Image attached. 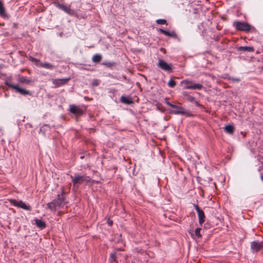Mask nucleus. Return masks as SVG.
<instances>
[{"instance_id": "f257e3e1", "label": "nucleus", "mask_w": 263, "mask_h": 263, "mask_svg": "<svg viewBox=\"0 0 263 263\" xmlns=\"http://www.w3.org/2000/svg\"><path fill=\"white\" fill-rule=\"evenodd\" d=\"M62 194H64V189H62ZM64 200V198L63 195L61 196L59 195L57 198L53 200V201L48 203L47 204L48 208L52 211H56L57 209L61 208L63 201Z\"/></svg>"}, {"instance_id": "f03ea898", "label": "nucleus", "mask_w": 263, "mask_h": 263, "mask_svg": "<svg viewBox=\"0 0 263 263\" xmlns=\"http://www.w3.org/2000/svg\"><path fill=\"white\" fill-rule=\"evenodd\" d=\"M71 177L72 178V182L74 185L82 183H86L90 180L89 177L85 176H81L79 174H76L73 177L71 176Z\"/></svg>"}, {"instance_id": "7ed1b4c3", "label": "nucleus", "mask_w": 263, "mask_h": 263, "mask_svg": "<svg viewBox=\"0 0 263 263\" xmlns=\"http://www.w3.org/2000/svg\"><path fill=\"white\" fill-rule=\"evenodd\" d=\"M181 84L184 86L185 89H201L202 85L200 84L194 83L192 81L188 80H184L181 82Z\"/></svg>"}, {"instance_id": "20e7f679", "label": "nucleus", "mask_w": 263, "mask_h": 263, "mask_svg": "<svg viewBox=\"0 0 263 263\" xmlns=\"http://www.w3.org/2000/svg\"><path fill=\"white\" fill-rule=\"evenodd\" d=\"M5 84L7 86H8V87L12 88L13 89L15 90L16 92H19L20 93H21L22 95H31V93L30 92V91L19 87L18 85L12 84L8 81H6L5 82Z\"/></svg>"}, {"instance_id": "39448f33", "label": "nucleus", "mask_w": 263, "mask_h": 263, "mask_svg": "<svg viewBox=\"0 0 263 263\" xmlns=\"http://www.w3.org/2000/svg\"><path fill=\"white\" fill-rule=\"evenodd\" d=\"M8 201L13 205L18 208H22L27 211H30L31 210V207L29 205H27L23 201H17L15 199H10Z\"/></svg>"}, {"instance_id": "423d86ee", "label": "nucleus", "mask_w": 263, "mask_h": 263, "mask_svg": "<svg viewBox=\"0 0 263 263\" xmlns=\"http://www.w3.org/2000/svg\"><path fill=\"white\" fill-rule=\"evenodd\" d=\"M234 25L236 28L240 31H249L251 29V26L245 22H235Z\"/></svg>"}, {"instance_id": "0eeeda50", "label": "nucleus", "mask_w": 263, "mask_h": 263, "mask_svg": "<svg viewBox=\"0 0 263 263\" xmlns=\"http://www.w3.org/2000/svg\"><path fill=\"white\" fill-rule=\"evenodd\" d=\"M263 249V241H253L251 244V249L253 252H257Z\"/></svg>"}, {"instance_id": "6e6552de", "label": "nucleus", "mask_w": 263, "mask_h": 263, "mask_svg": "<svg viewBox=\"0 0 263 263\" xmlns=\"http://www.w3.org/2000/svg\"><path fill=\"white\" fill-rule=\"evenodd\" d=\"M32 61L35 62V64L38 66L43 67L46 69H52L54 68V66L48 63H42L40 60L35 59H32Z\"/></svg>"}, {"instance_id": "1a4fd4ad", "label": "nucleus", "mask_w": 263, "mask_h": 263, "mask_svg": "<svg viewBox=\"0 0 263 263\" xmlns=\"http://www.w3.org/2000/svg\"><path fill=\"white\" fill-rule=\"evenodd\" d=\"M158 66L165 71H170L172 70V65L167 64L162 60H159Z\"/></svg>"}, {"instance_id": "9d476101", "label": "nucleus", "mask_w": 263, "mask_h": 263, "mask_svg": "<svg viewBox=\"0 0 263 263\" xmlns=\"http://www.w3.org/2000/svg\"><path fill=\"white\" fill-rule=\"evenodd\" d=\"M195 209L197 212L199 222L200 225H202L205 221V215L203 211L200 209L198 205H195Z\"/></svg>"}, {"instance_id": "9b49d317", "label": "nucleus", "mask_w": 263, "mask_h": 263, "mask_svg": "<svg viewBox=\"0 0 263 263\" xmlns=\"http://www.w3.org/2000/svg\"><path fill=\"white\" fill-rule=\"evenodd\" d=\"M70 79V78L53 79L52 81L55 87H59L66 84Z\"/></svg>"}, {"instance_id": "f8f14e48", "label": "nucleus", "mask_w": 263, "mask_h": 263, "mask_svg": "<svg viewBox=\"0 0 263 263\" xmlns=\"http://www.w3.org/2000/svg\"><path fill=\"white\" fill-rule=\"evenodd\" d=\"M70 111L76 115H81L83 114V110L75 105H71L69 107Z\"/></svg>"}, {"instance_id": "ddd939ff", "label": "nucleus", "mask_w": 263, "mask_h": 263, "mask_svg": "<svg viewBox=\"0 0 263 263\" xmlns=\"http://www.w3.org/2000/svg\"><path fill=\"white\" fill-rule=\"evenodd\" d=\"M17 80V81L21 84L29 85L33 83V81L30 79L20 75L18 76Z\"/></svg>"}, {"instance_id": "4468645a", "label": "nucleus", "mask_w": 263, "mask_h": 263, "mask_svg": "<svg viewBox=\"0 0 263 263\" xmlns=\"http://www.w3.org/2000/svg\"><path fill=\"white\" fill-rule=\"evenodd\" d=\"M173 108L176 109L173 111L174 113L176 114H186L189 116L191 115L189 112H186L184 109L181 106H179L175 105V107H173Z\"/></svg>"}, {"instance_id": "2eb2a0df", "label": "nucleus", "mask_w": 263, "mask_h": 263, "mask_svg": "<svg viewBox=\"0 0 263 263\" xmlns=\"http://www.w3.org/2000/svg\"><path fill=\"white\" fill-rule=\"evenodd\" d=\"M35 222L36 225L40 228L43 229L46 227L45 222L41 219H36Z\"/></svg>"}, {"instance_id": "dca6fc26", "label": "nucleus", "mask_w": 263, "mask_h": 263, "mask_svg": "<svg viewBox=\"0 0 263 263\" xmlns=\"http://www.w3.org/2000/svg\"><path fill=\"white\" fill-rule=\"evenodd\" d=\"M239 50L248 52H253L254 51V48L252 47L241 46L239 47Z\"/></svg>"}, {"instance_id": "f3484780", "label": "nucleus", "mask_w": 263, "mask_h": 263, "mask_svg": "<svg viewBox=\"0 0 263 263\" xmlns=\"http://www.w3.org/2000/svg\"><path fill=\"white\" fill-rule=\"evenodd\" d=\"M224 130L228 134H232L234 132V127L232 125H228L224 127Z\"/></svg>"}, {"instance_id": "a211bd4d", "label": "nucleus", "mask_w": 263, "mask_h": 263, "mask_svg": "<svg viewBox=\"0 0 263 263\" xmlns=\"http://www.w3.org/2000/svg\"><path fill=\"white\" fill-rule=\"evenodd\" d=\"M159 32L164 34L165 35L169 36H174L175 35V33L174 32H170L164 30L162 29H159Z\"/></svg>"}, {"instance_id": "6ab92c4d", "label": "nucleus", "mask_w": 263, "mask_h": 263, "mask_svg": "<svg viewBox=\"0 0 263 263\" xmlns=\"http://www.w3.org/2000/svg\"><path fill=\"white\" fill-rule=\"evenodd\" d=\"M102 59V56L100 54H95L92 57V61L95 63L99 62Z\"/></svg>"}, {"instance_id": "aec40b11", "label": "nucleus", "mask_w": 263, "mask_h": 263, "mask_svg": "<svg viewBox=\"0 0 263 263\" xmlns=\"http://www.w3.org/2000/svg\"><path fill=\"white\" fill-rule=\"evenodd\" d=\"M121 101L122 102L126 103V104H130L132 102V101L124 96H122L121 98Z\"/></svg>"}, {"instance_id": "412c9836", "label": "nucleus", "mask_w": 263, "mask_h": 263, "mask_svg": "<svg viewBox=\"0 0 263 263\" xmlns=\"http://www.w3.org/2000/svg\"><path fill=\"white\" fill-rule=\"evenodd\" d=\"M0 14L1 15H4L5 14V8L1 1H0Z\"/></svg>"}, {"instance_id": "4be33fe9", "label": "nucleus", "mask_w": 263, "mask_h": 263, "mask_svg": "<svg viewBox=\"0 0 263 263\" xmlns=\"http://www.w3.org/2000/svg\"><path fill=\"white\" fill-rule=\"evenodd\" d=\"M109 260L110 262L115 261L116 260V254L115 253L110 254Z\"/></svg>"}, {"instance_id": "5701e85b", "label": "nucleus", "mask_w": 263, "mask_h": 263, "mask_svg": "<svg viewBox=\"0 0 263 263\" xmlns=\"http://www.w3.org/2000/svg\"><path fill=\"white\" fill-rule=\"evenodd\" d=\"M200 228H197L195 231V234L198 238H200L202 236L201 234H200Z\"/></svg>"}, {"instance_id": "b1692460", "label": "nucleus", "mask_w": 263, "mask_h": 263, "mask_svg": "<svg viewBox=\"0 0 263 263\" xmlns=\"http://www.w3.org/2000/svg\"><path fill=\"white\" fill-rule=\"evenodd\" d=\"M176 83L175 81H174V80H171L169 81L168 83V85L170 87H175V86L176 85Z\"/></svg>"}, {"instance_id": "393cba45", "label": "nucleus", "mask_w": 263, "mask_h": 263, "mask_svg": "<svg viewBox=\"0 0 263 263\" xmlns=\"http://www.w3.org/2000/svg\"><path fill=\"white\" fill-rule=\"evenodd\" d=\"M156 22L159 24H165L166 21L164 19H159L157 20Z\"/></svg>"}, {"instance_id": "a878e982", "label": "nucleus", "mask_w": 263, "mask_h": 263, "mask_svg": "<svg viewBox=\"0 0 263 263\" xmlns=\"http://www.w3.org/2000/svg\"><path fill=\"white\" fill-rule=\"evenodd\" d=\"M61 8L63 10H64L65 11L68 12V13H69L70 12V9L69 7H67V6H64V5H62L61 6Z\"/></svg>"}, {"instance_id": "bb28decb", "label": "nucleus", "mask_w": 263, "mask_h": 263, "mask_svg": "<svg viewBox=\"0 0 263 263\" xmlns=\"http://www.w3.org/2000/svg\"><path fill=\"white\" fill-rule=\"evenodd\" d=\"M104 64L105 65L107 66H108V67H110L114 66L115 65V63L108 62V63H105Z\"/></svg>"}, {"instance_id": "cd10ccee", "label": "nucleus", "mask_w": 263, "mask_h": 263, "mask_svg": "<svg viewBox=\"0 0 263 263\" xmlns=\"http://www.w3.org/2000/svg\"><path fill=\"white\" fill-rule=\"evenodd\" d=\"M107 223L110 226H111L113 224V221L110 220L109 218L107 220Z\"/></svg>"}, {"instance_id": "c85d7f7f", "label": "nucleus", "mask_w": 263, "mask_h": 263, "mask_svg": "<svg viewBox=\"0 0 263 263\" xmlns=\"http://www.w3.org/2000/svg\"><path fill=\"white\" fill-rule=\"evenodd\" d=\"M166 103L170 106H171V107H175V105H173L172 104H171V103H170L168 101H166Z\"/></svg>"}, {"instance_id": "c756f323", "label": "nucleus", "mask_w": 263, "mask_h": 263, "mask_svg": "<svg viewBox=\"0 0 263 263\" xmlns=\"http://www.w3.org/2000/svg\"><path fill=\"white\" fill-rule=\"evenodd\" d=\"M93 85H96V86L98 85V81H97V80H95V81H93Z\"/></svg>"}, {"instance_id": "7c9ffc66", "label": "nucleus", "mask_w": 263, "mask_h": 263, "mask_svg": "<svg viewBox=\"0 0 263 263\" xmlns=\"http://www.w3.org/2000/svg\"><path fill=\"white\" fill-rule=\"evenodd\" d=\"M189 100L191 101H193L195 100V98L194 97H190V98H189Z\"/></svg>"}, {"instance_id": "2f4dec72", "label": "nucleus", "mask_w": 263, "mask_h": 263, "mask_svg": "<svg viewBox=\"0 0 263 263\" xmlns=\"http://www.w3.org/2000/svg\"><path fill=\"white\" fill-rule=\"evenodd\" d=\"M132 263H135V262H132Z\"/></svg>"}]
</instances>
